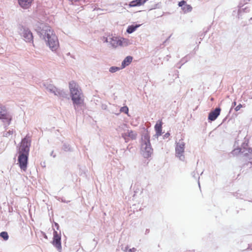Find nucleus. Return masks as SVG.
I'll list each match as a JSON object with an SVG mask.
<instances>
[{"instance_id": "14", "label": "nucleus", "mask_w": 252, "mask_h": 252, "mask_svg": "<svg viewBox=\"0 0 252 252\" xmlns=\"http://www.w3.org/2000/svg\"><path fill=\"white\" fill-rule=\"evenodd\" d=\"M23 36L25 41L27 42H30L32 40V34L30 31H25L23 33Z\"/></svg>"}, {"instance_id": "20", "label": "nucleus", "mask_w": 252, "mask_h": 252, "mask_svg": "<svg viewBox=\"0 0 252 252\" xmlns=\"http://www.w3.org/2000/svg\"><path fill=\"white\" fill-rule=\"evenodd\" d=\"M119 69H120L119 67H115V66H112V67L110 68L109 71L111 72H112V73H114V72H115L119 70Z\"/></svg>"}, {"instance_id": "4", "label": "nucleus", "mask_w": 252, "mask_h": 252, "mask_svg": "<svg viewBox=\"0 0 252 252\" xmlns=\"http://www.w3.org/2000/svg\"><path fill=\"white\" fill-rule=\"evenodd\" d=\"M185 147V143L183 140H180L178 143L176 144L175 148V154L176 156L179 158L180 160H184L185 157L184 156V150Z\"/></svg>"}, {"instance_id": "6", "label": "nucleus", "mask_w": 252, "mask_h": 252, "mask_svg": "<svg viewBox=\"0 0 252 252\" xmlns=\"http://www.w3.org/2000/svg\"><path fill=\"white\" fill-rule=\"evenodd\" d=\"M141 151L143 156L145 158H148L151 157L153 152V149L150 144L145 142L142 145Z\"/></svg>"}, {"instance_id": "23", "label": "nucleus", "mask_w": 252, "mask_h": 252, "mask_svg": "<svg viewBox=\"0 0 252 252\" xmlns=\"http://www.w3.org/2000/svg\"><path fill=\"white\" fill-rule=\"evenodd\" d=\"M168 134L169 135V134H168V133H166V136H168Z\"/></svg>"}, {"instance_id": "24", "label": "nucleus", "mask_w": 252, "mask_h": 252, "mask_svg": "<svg viewBox=\"0 0 252 252\" xmlns=\"http://www.w3.org/2000/svg\"><path fill=\"white\" fill-rule=\"evenodd\" d=\"M168 134L169 135V134H168V133H166V136H168Z\"/></svg>"}, {"instance_id": "1", "label": "nucleus", "mask_w": 252, "mask_h": 252, "mask_svg": "<svg viewBox=\"0 0 252 252\" xmlns=\"http://www.w3.org/2000/svg\"><path fill=\"white\" fill-rule=\"evenodd\" d=\"M31 140L29 136H26L21 142L19 148L18 163L20 168L24 171L27 169L28 157L30 152Z\"/></svg>"}, {"instance_id": "16", "label": "nucleus", "mask_w": 252, "mask_h": 252, "mask_svg": "<svg viewBox=\"0 0 252 252\" xmlns=\"http://www.w3.org/2000/svg\"><path fill=\"white\" fill-rule=\"evenodd\" d=\"M112 39L116 42V43H112L113 46L117 47L123 45L122 41L121 39H118L117 37H113Z\"/></svg>"}, {"instance_id": "18", "label": "nucleus", "mask_w": 252, "mask_h": 252, "mask_svg": "<svg viewBox=\"0 0 252 252\" xmlns=\"http://www.w3.org/2000/svg\"><path fill=\"white\" fill-rule=\"evenodd\" d=\"M0 236L2 237L4 240H7L8 239V233L5 231H3L0 233Z\"/></svg>"}, {"instance_id": "5", "label": "nucleus", "mask_w": 252, "mask_h": 252, "mask_svg": "<svg viewBox=\"0 0 252 252\" xmlns=\"http://www.w3.org/2000/svg\"><path fill=\"white\" fill-rule=\"evenodd\" d=\"M0 119L5 120L8 124L12 120V117L7 112L6 107L1 105H0Z\"/></svg>"}, {"instance_id": "12", "label": "nucleus", "mask_w": 252, "mask_h": 252, "mask_svg": "<svg viewBox=\"0 0 252 252\" xmlns=\"http://www.w3.org/2000/svg\"><path fill=\"white\" fill-rule=\"evenodd\" d=\"M162 122L161 120H158L155 126V129L156 132V135L158 136L162 134Z\"/></svg>"}, {"instance_id": "10", "label": "nucleus", "mask_w": 252, "mask_h": 252, "mask_svg": "<svg viewBox=\"0 0 252 252\" xmlns=\"http://www.w3.org/2000/svg\"><path fill=\"white\" fill-rule=\"evenodd\" d=\"M220 108H216L209 113L208 119L211 121H215L220 114Z\"/></svg>"}, {"instance_id": "13", "label": "nucleus", "mask_w": 252, "mask_h": 252, "mask_svg": "<svg viewBox=\"0 0 252 252\" xmlns=\"http://www.w3.org/2000/svg\"><path fill=\"white\" fill-rule=\"evenodd\" d=\"M148 0H134L129 2V7L139 6L143 5Z\"/></svg>"}, {"instance_id": "9", "label": "nucleus", "mask_w": 252, "mask_h": 252, "mask_svg": "<svg viewBox=\"0 0 252 252\" xmlns=\"http://www.w3.org/2000/svg\"><path fill=\"white\" fill-rule=\"evenodd\" d=\"M178 5L180 7H182L183 11L185 13L190 12L192 10V7L189 4H187L185 0H181L178 3Z\"/></svg>"}, {"instance_id": "19", "label": "nucleus", "mask_w": 252, "mask_h": 252, "mask_svg": "<svg viewBox=\"0 0 252 252\" xmlns=\"http://www.w3.org/2000/svg\"><path fill=\"white\" fill-rule=\"evenodd\" d=\"M120 111L121 112H124L126 114H128V108L127 106H123L121 107V108L120 109Z\"/></svg>"}, {"instance_id": "15", "label": "nucleus", "mask_w": 252, "mask_h": 252, "mask_svg": "<svg viewBox=\"0 0 252 252\" xmlns=\"http://www.w3.org/2000/svg\"><path fill=\"white\" fill-rule=\"evenodd\" d=\"M132 59L133 58L131 56L126 57L122 63V68H124L126 66L129 65L132 62Z\"/></svg>"}, {"instance_id": "7", "label": "nucleus", "mask_w": 252, "mask_h": 252, "mask_svg": "<svg viewBox=\"0 0 252 252\" xmlns=\"http://www.w3.org/2000/svg\"><path fill=\"white\" fill-rule=\"evenodd\" d=\"M137 133L132 130H127L126 132L122 134V137L126 142L129 140H135L137 137Z\"/></svg>"}, {"instance_id": "21", "label": "nucleus", "mask_w": 252, "mask_h": 252, "mask_svg": "<svg viewBox=\"0 0 252 252\" xmlns=\"http://www.w3.org/2000/svg\"><path fill=\"white\" fill-rule=\"evenodd\" d=\"M243 107L242 105L240 104L235 108L236 111H239Z\"/></svg>"}, {"instance_id": "17", "label": "nucleus", "mask_w": 252, "mask_h": 252, "mask_svg": "<svg viewBox=\"0 0 252 252\" xmlns=\"http://www.w3.org/2000/svg\"><path fill=\"white\" fill-rule=\"evenodd\" d=\"M138 27V26H133V25L129 26L128 27V28L126 30V32L129 33H131L133 32H134Z\"/></svg>"}, {"instance_id": "2", "label": "nucleus", "mask_w": 252, "mask_h": 252, "mask_svg": "<svg viewBox=\"0 0 252 252\" xmlns=\"http://www.w3.org/2000/svg\"><path fill=\"white\" fill-rule=\"evenodd\" d=\"M70 96L74 106L84 104V95L78 84L74 81L69 83Z\"/></svg>"}, {"instance_id": "8", "label": "nucleus", "mask_w": 252, "mask_h": 252, "mask_svg": "<svg viewBox=\"0 0 252 252\" xmlns=\"http://www.w3.org/2000/svg\"><path fill=\"white\" fill-rule=\"evenodd\" d=\"M61 236L56 231H54L53 233V240L52 244L58 249L60 250L62 248L61 242Z\"/></svg>"}, {"instance_id": "11", "label": "nucleus", "mask_w": 252, "mask_h": 252, "mask_svg": "<svg viewBox=\"0 0 252 252\" xmlns=\"http://www.w3.org/2000/svg\"><path fill=\"white\" fill-rule=\"evenodd\" d=\"M19 4L23 8L27 9L31 5L33 0H17Z\"/></svg>"}, {"instance_id": "3", "label": "nucleus", "mask_w": 252, "mask_h": 252, "mask_svg": "<svg viewBox=\"0 0 252 252\" xmlns=\"http://www.w3.org/2000/svg\"><path fill=\"white\" fill-rule=\"evenodd\" d=\"M41 32L50 48L52 51H56L59 47V41L51 28L49 26H45Z\"/></svg>"}, {"instance_id": "22", "label": "nucleus", "mask_w": 252, "mask_h": 252, "mask_svg": "<svg viewBox=\"0 0 252 252\" xmlns=\"http://www.w3.org/2000/svg\"><path fill=\"white\" fill-rule=\"evenodd\" d=\"M233 105L234 106H235V105H236V102L235 101H234V102H233Z\"/></svg>"}]
</instances>
